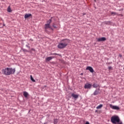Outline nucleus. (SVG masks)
Here are the masks:
<instances>
[{
    "instance_id": "10",
    "label": "nucleus",
    "mask_w": 124,
    "mask_h": 124,
    "mask_svg": "<svg viewBox=\"0 0 124 124\" xmlns=\"http://www.w3.org/2000/svg\"><path fill=\"white\" fill-rule=\"evenodd\" d=\"M30 17H31V14H26L24 16L25 19H28V18H30Z\"/></svg>"
},
{
    "instance_id": "13",
    "label": "nucleus",
    "mask_w": 124,
    "mask_h": 124,
    "mask_svg": "<svg viewBox=\"0 0 124 124\" xmlns=\"http://www.w3.org/2000/svg\"><path fill=\"white\" fill-rule=\"evenodd\" d=\"M23 95H24V96H25V97H28V96L29 95V93L27 92H24Z\"/></svg>"
},
{
    "instance_id": "23",
    "label": "nucleus",
    "mask_w": 124,
    "mask_h": 124,
    "mask_svg": "<svg viewBox=\"0 0 124 124\" xmlns=\"http://www.w3.org/2000/svg\"><path fill=\"white\" fill-rule=\"evenodd\" d=\"M119 57H120V58H122V54H119Z\"/></svg>"
},
{
    "instance_id": "8",
    "label": "nucleus",
    "mask_w": 124,
    "mask_h": 124,
    "mask_svg": "<svg viewBox=\"0 0 124 124\" xmlns=\"http://www.w3.org/2000/svg\"><path fill=\"white\" fill-rule=\"evenodd\" d=\"M54 58H55V56L48 57L46 59V62H50V61H51V60H52V59H54Z\"/></svg>"
},
{
    "instance_id": "4",
    "label": "nucleus",
    "mask_w": 124,
    "mask_h": 124,
    "mask_svg": "<svg viewBox=\"0 0 124 124\" xmlns=\"http://www.w3.org/2000/svg\"><path fill=\"white\" fill-rule=\"evenodd\" d=\"M109 107L113 110H120V108H119L118 106H113L112 104H110L109 105Z\"/></svg>"
},
{
    "instance_id": "5",
    "label": "nucleus",
    "mask_w": 124,
    "mask_h": 124,
    "mask_svg": "<svg viewBox=\"0 0 124 124\" xmlns=\"http://www.w3.org/2000/svg\"><path fill=\"white\" fill-rule=\"evenodd\" d=\"M92 84L89 83H87L84 85V89H91L92 88Z\"/></svg>"
},
{
    "instance_id": "3",
    "label": "nucleus",
    "mask_w": 124,
    "mask_h": 124,
    "mask_svg": "<svg viewBox=\"0 0 124 124\" xmlns=\"http://www.w3.org/2000/svg\"><path fill=\"white\" fill-rule=\"evenodd\" d=\"M52 22V19H49L47 21V23L45 24V29L46 31H47V29H51V26L50 24Z\"/></svg>"
},
{
    "instance_id": "1",
    "label": "nucleus",
    "mask_w": 124,
    "mask_h": 124,
    "mask_svg": "<svg viewBox=\"0 0 124 124\" xmlns=\"http://www.w3.org/2000/svg\"><path fill=\"white\" fill-rule=\"evenodd\" d=\"M16 71V70L15 68H13L12 67H6L2 70V72L4 75H11L12 74H14Z\"/></svg>"
},
{
    "instance_id": "6",
    "label": "nucleus",
    "mask_w": 124,
    "mask_h": 124,
    "mask_svg": "<svg viewBox=\"0 0 124 124\" xmlns=\"http://www.w3.org/2000/svg\"><path fill=\"white\" fill-rule=\"evenodd\" d=\"M86 70H89V71H90V72H91V73H93V72H94L93 67H92L91 66L87 67Z\"/></svg>"
},
{
    "instance_id": "21",
    "label": "nucleus",
    "mask_w": 124,
    "mask_h": 124,
    "mask_svg": "<svg viewBox=\"0 0 124 124\" xmlns=\"http://www.w3.org/2000/svg\"><path fill=\"white\" fill-rule=\"evenodd\" d=\"M85 124H90V123H89V122H86Z\"/></svg>"
},
{
    "instance_id": "18",
    "label": "nucleus",
    "mask_w": 124,
    "mask_h": 124,
    "mask_svg": "<svg viewBox=\"0 0 124 124\" xmlns=\"http://www.w3.org/2000/svg\"><path fill=\"white\" fill-rule=\"evenodd\" d=\"M111 15H113V14H114V15H116V14H117L115 12H111Z\"/></svg>"
},
{
    "instance_id": "12",
    "label": "nucleus",
    "mask_w": 124,
    "mask_h": 124,
    "mask_svg": "<svg viewBox=\"0 0 124 124\" xmlns=\"http://www.w3.org/2000/svg\"><path fill=\"white\" fill-rule=\"evenodd\" d=\"M93 88H100V86H99V85L97 84H95V83H93Z\"/></svg>"
},
{
    "instance_id": "16",
    "label": "nucleus",
    "mask_w": 124,
    "mask_h": 124,
    "mask_svg": "<svg viewBox=\"0 0 124 124\" xmlns=\"http://www.w3.org/2000/svg\"><path fill=\"white\" fill-rule=\"evenodd\" d=\"M58 123V119H54V124H57Z\"/></svg>"
},
{
    "instance_id": "19",
    "label": "nucleus",
    "mask_w": 124,
    "mask_h": 124,
    "mask_svg": "<svg viewBox=\"0 0 124 124\" xmlns=\"http://www.w3.org/2000/svg\"><path fill=\"white\" fill-rule=\"evenodd\" d=\"M52 55H53L54 56H59V55L57 54V53H53Z\"/></svg>"
},
{
    "instance_id": "11",
    "label": "nucleus",
    "mask_w": 124,
    "mask_h": 124,
    "mask_svg": "<svg viewBox=\"0 0 124 124\" xmlns=\"http://www.w3.org/2000/svg\"><path fill=\"white\" fill-rule=\"evenodd\" d=\"M99 93V88L98 90H96L93 93L94 95H97Z\"/></svg>"
},
{
    "instance_id": "22",
    "label": "nucleus",
    "mask_w": 124,
    "mask_h": 124,
    "mask_svg": "<svg viewBox=\"0 0 124 124\" xmlns=\"http://www.w3.org/2000/svg\"><path fill=\"white\" fill-rule=\"evenodd\" d=\"M53 28H57V27L55 26V25L54 24L53 25Z\"/></svg>"
},
{
    "instance_id": "14",
    "label": "nucleus",
    "mask_w": 124,
    "mask_h": 124,
    "mask_svg": "<svg viewBox=\"0 0 124 124\" xmlns=\"http://www.w3.org/2000/svg\"><path fill=\"white\" fill-rule=\"evenodd\" d=\"M103 107V105L100 104L96 107V109H100Z\"/></svg>"
},
{
    "instance_id": "20",
    "label": "nucleus",
    "mask_w": 124,
    "mask_h": 124,
    "mask_svg": "<svg viewBox=\"0 0 124 124\" xmlns=\"http://www.w3.org/2000/svg\"><path fill=\"white\" fill-rule=\"evenodd\" d=\"M112 69V67L110 66V67H108V69Z\"/></svg>"
},
{
    "instance_id": "15",
    "label": "nucleus",
    "mask_w": 124,
    "mask_h": 124,
    "mask_svg": "<svg viewBox=\"0 0 124 124\" xmlns=\"http://www.w3.org/2000/svg\"><path fill=\"white\" fill-rule=\"evenodd\" d=\"M7 12H12V10H11V8H10V6H9V7H8Z\"/></svg>"
},
{
    "instance_id": "7",
    "label": "nucleus",
    "mask_w": 124,
    "mask_h": 124,
    "mask_svg": "<svg viewBox=\"0 0 124 124\" xmlns=\"http://www.w3.org/2000/svg\"><path fill=\"white\" fill-rule=\"evenodd\" d=\"M105 40H106V38L105 37H101L97 39V41L98 42H100L101 41H105Z\"/></svg>"
},
{
    "instance_id": "9",
    "label": "nucleus",
    "mask_w": 124,
    "mask_h": 124,
    "mask_svg": "<svg viewBox=\"0 0 124 124\" xmlns=\"http://www.w3.org/2000/svg\"><path fill=\"white\" fill-rule=\"evenodd\" d=\"M71 96H72V97L75 98V99H77V98H78V97H79V95L76 94H74L73 93H72Z\"/></svg>"
},
{
    "instance_id": "24",
    "label": "nucleus",
    "mask_w": 124,
    "mask_h": 124,
    "mask_svg": "<svg viewBox=\"0 0 124 124\" xmlns=\"http://www.w3.org/2000/svg\"><path fill=\"white\" fill-rule=\"evenodd\" d=\"M30 41H33V40L31 39L30 40Z\"/></svg>"
},
{
    "instance_id": "2",
    "label": "nucleus",
    "mask_w": 124,
    "mask_h": 124,
    "mask_svg": "<svg viewBox=\"0 0 124 124\" xmlns=\"http://www.w3.org/2000/svg\"><path fill=\"white\" fill-rule=\"evenodd\" d=\"M69 43V40L67 39L63 40L61 43L59 44L58 47L59 49H63V48H65V47H66V46L68 45Z\"/></svg>"
},
{
    "instance_id": "17",
    "label": "nucleus",
    "mask_w": 124,
    "mask_h": 124,
    "mask_svg": "<svg viewBox=\"0 0 124 124\" xmlns=\"http://www.w3.org/2000/svg\"><path fill=\"white\" fill-rule=\"evenodd\" d=\"M30 77H31V80L32 82H35V80L33 79V78H32V76H31Z\"/></svg>"
}]
</instances>
